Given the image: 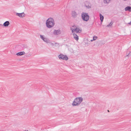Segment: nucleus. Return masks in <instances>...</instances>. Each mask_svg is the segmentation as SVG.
Masks as SVG:
<instances>
[{
    "label": "nucleus",
    "instance_id": "f257e3e1",
    "mask_svg": "<svg viewBox=\"0 0 131 131\" xmlns=\"http://www.w3.org/2000/svg\"><path fill=\"white\" fill-rule=\"evenodd\" d=\"M54 25L55 22L54 20L52 18H50L46 20V26L48 28L53 27L54 26Z\"/></svg>",
    "mask_w": 131,
    "mask_h": 131
},
{
    "label": "nucleus",
    "instance_id": "f03ea898",
    "mask_svg": "<svg viewBox=\"0 0 131 131\" xmlns=\"http://www.w3.org/2000/svg\"><path fill=\"white\" fill-rule=\"evenodd\" d=\"M83 98L81 97H78L75 98L72 103L73 106H79L83 101Z\"/></svg>",
    "mask_w": 131,
    "mask_h": 131
},
{
    "label": "nucleus",
    "instance_id": "7ed1b4c3",
    "mask_svg": "<svg viewBox=\"0 0 131 131\" xmlns=\"http://www.w3.org/2000/svg\"><path fill=\"white\" fill-rule=\"evenodd\" d=\"M83 20L87 21L89 19V16L87 13L83 12L81 14Z\"/></svg>",
    "mask_w": 131,
    "mask_h": 131
},
{
    "label": "nucleus",
    "instance_id": "20e7f679",
    "mask_svg": "<svg viewBox=\"0 0 131 131\" xmlns=\"http://www.w3.org/2000/svg\"><path fill=\"white\" fill-rule=\"evenodd\" d=\"M71 29L72 33H74V32H76L77 33H80L81 31L79 28H77L75 26H73L71 28Z\"/></svg>",
    "mask_w": 131,
    "mask_h": 131
},
{
    "label": "nucleus",
    "instance_id": "39448f33",
    "mask_svg": "<svg viewBox=\"0 0 131 131\" xmlns=\"http://www.w3.org/2000/svg\"><path fill=\"white\" fill-rule=\"evenodd\" d=\"M40 37L41 39H42L44 42L48 44L51 43L49 39L45 37L44 36L42 35H40Z\"/></svg>",
    "mask_w": 131,
    "mask_h": 131
},
{
    "label": "nucleus",
    "instance_id": "423d86ee",
    "mask_svg": "<svg viewBox=\"0 0 131 131\" xmlns=\"http://www.w3.org/2000/svg\"><path fill=\"white\" fill-rule=\"evenodd\" d=\"M58 57L60 59H62L66 61L68 59V57L65 55L63 54H60L58 56Z\"/></svg>",
    "mask_w": 131,
    "mask_h": 131
},
{
    "label": "nucleus",
    "instance_id": "0eeeda50",
    "mask_svg": "<svg viewBox=\"0 0 131 131\" xmlns=\"http://www.w3.org/2000/svg\"><path fill=\"white\" fill-rule=\"evenodd\" d=\"M61 33V31L60 29L57 30L54 29L53 32V34L55 35H58Z\"/></svg>",
    "mask_w": 131,
    "mask_h": 131
},
{
    "label": "nucleus",
    "instance_id": "6e6552de",
    "mask_svg": "<svg viewBox=\"0 0 131 131\" xmlns=\"http://www.w3.org/2000/svg\"><path fill=\"white\" fill-rule=\"evenodd\" d=\"M16 15L20 17H23L25 16V14L24 12L20 13H16Z\"/></svg>",
    "mask_w": 131,
    "mask_h": 131
},
{
    "label": "nucleus",
    "instance_id": "1a4fd4ad",
    "mask_svg": "<svg viewBox=\"0 0 131 131\" xmlns=\"http://www.w3.org/2000/svg\"><path fill=\"white\" fill-rule=\"evenodd\" d=\"M71 15L72 17L75 18L77 17V14L75 11H73L72 12Z\"/></svg>",
    "mask_w": 131,
    "mask_h": 131
},
{
    "label": "nucleus",
    "instance_id": "9d476101",
    "mask_svg": "<svg viewBox=\"0 0 131 131\" xmlns=\"http://www.w3.org/2000/svg\"><path fill=\"white\" fill-rule=\"evenodd\" d=\"M85 4V6L86 7L88 8H91V5L90 3H89L88 2H86Z\"/></svg>",
    "mask_w": 131,
    "mask_h": 131
},
{
    "label": "nucleus",
    "instance_id": "9b49d317",
    "mask_svg": "<svg viewBox=\"0 0 131 131\" xmlns=\"http://www.w3.org/2000/svg\"><path fill=\"white\" fill-rule=\"evenodd\" d=\"M25 53V52L24 51H22L17 53L16 55L18 56H20L24 55Z\"/></svg>",
    "mask_w": 131,
    "mask_h": 131
},
{
    "label": "nucleus",
    "instance_id": "f8f14e48",
    "mask_svg": "<svg viewBox=\"0 0 131 131\" xmlns=\"http://www.w3.org/2000/svg\"><path fill=\"white\" fill-rule=\"evenodd\" d=\"M74 38L77 41H78L79 39L78 36L74 33H72Z\"/></svg>",
    "mask_w": 131,
    "mask_h": 131
},
{
    "label": "nucleus",
    "instance_id": "ddd939ff",
    "mask_svg": "<svg viewBox=\"0 0 131 131\" xmlns=\"http://www.w3.org/2000/svg\"><path fill=\"white\" fill-rule=\"evenodd\" d=\"M125 11H128L131 12V7L130 6H127L125 8Z\"/></svg>",
    "mask_w": 131,
    "mask_h": 131
},
{
    "label": "nucleus",
    "instance_id": "4468645a",
    "mask_svg": "<svg viewBox=\"0 0 131 131\" xmlns=\"http://www.w3.org/2000/svg\"><path fill=\"white\" fill-rule=\"evenodd\" d=\"M9 22L8 21H6L3 24V26L5 27L8 26L9 25Z\"/></svg>",
    "mask_w": 131,
    "mask_h": 131
},
{
    "label": "nucleus",
    "instance_id": "2eb2a0df",
    "mask_svg": "<svg viewBox=\"0 0 131 131\" xmlns=\"http://www.w3.org/2000/svg\"><path fill=\"white\" fill-rule=\"evenodd\" d=\"M100 19L101 22H102L103 21V19H104V17L101 14H100Z\"/></svg>",
    "mask_w": 131,
    "mask_h": 131
},
{
    "label": "nucleus",
    "instance_id": "dca6fc26",
    "mask_svg": "<svg viewBox=\"0 0 131 131\" xmlns=\"http://www.w3.org/2000/svg\"><path fill=\"white\" fill-rule=\"evenodd\" d=\"M110 1L111 0H104V3L108 4L110 2Z\"/></svg>",
    "mask_w": 131,
    "mask_h": 131
},
{
    "label": "nucleus",
    "instance_id": "f3484780",
    "mask_svg": "<svg viewBox=\"0 0 131 131\" xmlns=\"http://www.w3.org/2000/svg\"><path fill=\"white\" fill-rule=\"evenodd\" d=\"M113 24V23L111 22L109 25L107 26L108 27H111Z\"/></svg>",
    "mask_w": 131,
    "mask_h": 131
},
{
    "label": "nucleus",
    "instance_id": "a211bd4d",
    "mask_svg": "<svg viewBox=\"0 0 131 131\" xmlns=\"http://www.w3.org/2000/svg\"><path fill=\"white\" fill-rule=\"evenodd\" d=\"M97 38V37L96 36H94L93 38V40H95Z\"/></svg>",
    "mask_w": 131,
    "mask_h": 131
},
{
    "label": "nucleus",
    "instance_id": "6ab92c4d",
    "mask_svg": "<svg viewBox=\"0 0 131 131\" xmlns=\"http://www.w3.org/2000/svg\"><path fill=\"white\" fill-rule=\"evenodd\" d=\"M127 56H131V52H129V53L128 55H127Z\"/></svg>",
    "mask_w": 131,
    "mask_h": 131
},
{
    "label": "nucleus",
    "instance_id": "aec40b11",
    "mask_svg": "<svg viewBox=\"0 0 131 131\" xmlns=\"http://www.w3.org/2000/svg\"><path fill=\"white\" fill-rule=\"evenodd\" d=\"M128 24L129 25H131V21L130 23H129Z\"/></svg>",
    "mask_w": 131,
    "mask_h": 131
},
{
    "label": "nucleus",
    "instance_id": "412c9836",
    "mask_svg": "<svg viewBox=\"0 0 131 131\" xmlns=\"http://www.w3.org/2000/svg\"><path fill=\"white\" fill-rule=\"evenodd\" d=\"M51 45H52V46H53V44L52 43H51Z\"/></svg>",
    "mask_w": 131,
    "mask_h": 131
},
{
    "label": "nucleus",
    "instance_id": "4be33fe9",
    "mask_svg": "<svg viewBox=\"0 0 131 131\" xmlns=\"http://www.w3.org/2000/svg\"><path fill=\"white\" fill-rule=\"evenodd\" d=\"M107 111H108V112H109V110H107Z\"/></svg>",
    "mask_w": 131,
    "mask_h": 131
},
{
    "label": "nucleus",
    "instance_id": "5701e85b",
    "mask_svg": "<svg viewBox=\"0 0 131 131\" xmlns=\"http://www.w3.org/2000/svg\"><path fill=\"white\" fill-rule=\"evenodd\" d=\"M93 41V40H91V41Z\"/></svg>",
    "mask_w": 131,
    "mask_h": 131
},
{
    "label": "nucleus",
    "instance_id": "b1692460",
    "mask_svg": "<svg viewBox=\"0 0 131 131\" xmlns=\"http://www.w3.org/2000/svg\"><path fill=\"white\" fill-rule=\"evenodd\" d=\"M25 131H28V130H26Z\"/></svg>",
    "mask_w": 131,
    "mask_h": 131
}]
</instances>
